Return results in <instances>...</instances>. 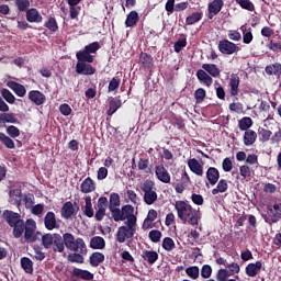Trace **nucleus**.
I'll return each instance as SVG.
<instances>
[{
    "label": "nucleus",
    "mask_w": 281,
    "mask_h": 281,
    "mask_svg": "<svg viewBox=\"0 0 281 281\" xmlns=\"http://www.w3.org/2000/svg\"><path fill=\"white\" fill-rule=\"evenodd\" d=\"M42 247L53 249L55 254H63L66 249L77 251V254H87V244L82 238H76L71 233H65L63 236L58 233H46L42 236Z\"/></svg>",
    "instance_id": "obj_1"
},
{
    "label": "nucleus",
    "mask_w": 281,
    "mask_h": 281,
    "mask_svg": "<svg viewBox=\"0 0 281 281\" xmlns=\"http://www.w3.org/2000/svg\"><path fill=\"white\" fill-rule=\"evenodd\" d=\"M175 210L177 211L178 218L182 221V223H188L193 227L199 226V222L201 221V210L193 209L190 202L188 201H176Z\"/></svg>",
    "instance_id": "obj_2"
},
{
    "label": "nucleus",
    "mask_w": 281,
    "mask_h": 281,
    "mask_svg": "<svg viewBox=\"0 0 281 281\" xmlns=\"http://www.w3.org/2000/svg\"><path fill=\"white\" fill-rule=\"evenodd\" d=\"M2 216L5 223L13 228L14 238H21V236H23V232H25V221L21 218V214L5 210L3 211Z\"/></svg>",
    "instance_id": "obj_3"
},
{
    "label": "nucleus",
    "mask_w": 281,
    "mask_h": 281,
    "mask_svg": "<svg viewBox=\"0 0 281 281\" xmlns=\"http://www.w3.org/2000/svg\"><path fill=\"white\" fill-rule=\"evenodd\" d=\"M113 221H115V223L126 221L125 227L132 229L133 232H137V216H135V207H133L131 204L123 205L121 211H116V215Z\"/></svg>",
    "instance_id": "obj_4"
},
{
    "label": "nucleus",
    "mask_w": 281,
    "mask_h": 281,
    "mask_svg": "<svg viewBox=\"0 0 281 281\" xmlns=\"http://www.w3.org/2000/svg\"><path fill=\"white\" fill-rule=\"evenodd\" d=\"M140 190L144 193L143 199L146 205H153L157 199V188H155V181L153 180H145Z\"/></svg>",
    "instance_id": "obj_5"
},
{
    "label": "nucleus",
    "mask_w": 281,
    "mask_h": 281,
    "mask_svg": "<svg viewBox=\"0 0 281 281\" xmlns=\"http://www.w3.org/2000/svg\"><path fill=\"white\" fill-rule=\"evenodd\" d=\"M23 233L24 240H26V243H36V240L43 241V235L41 232L36 231V222L32 218L26 220Z\"/></svg>",
    "instance_id": "obj_6"
},
{
    "label": "nucleus",
    "mask_w": 281,
    "mask_h": 281,
    "mask_svg": "<svg viewBox=\"0 0 281 281\" xmlns=\"http://www.w3.org/2000/svg\"><path fill=\"white\" fill-rule=\"evenodd\" d=\"M217 49L221 52V54L226 56H232V54L240 52V47H238V45H236L234 42H231L229 40L220 41Z\"/></svg>",
    "instance_id": "obj_7"
},
{
    "label": "nucleus",
    "mask_w": 281,
    "mask_h": 281,
    "mask_svg": "<svg viewBox=\"0 0 281 281\" xmlns=\"http://www.w3.org/2000/svg\"><path fill=\"white\" fill-rule=\"evenodd\" d=\"M267 215V220L270 224L281 221V202H276L273 205H268Z\"/></svg>",
    "instance_id": "obj_8"
},
{
    "label": "nucleus",
    "mask_w": 281,
    "mask_h": 281,
    "mask_svg": "<svg viewBox=\"0 0 281 281\" xmlns=\"http://www.w3.org/2000/svg\"><path fill=\"white\" fill-rule=\"evenodd\" d=\"M44 226L52 232L54 229H60V220L56 218V213L49 211L44 217Z\"/></svg>",
    "instance_id": "obj_9"
},
{
    "label": "nucleus",
    "mask_w": 281,
    "mask_h": 281,
    "mask_svg": "<svg viewBox=\"0 0 281 281\" xmlns=\"http://www.w3.org/2000/svg\"><path fill=\"white\" fill-rule=\"evenodd\" d=\"M133 236H135V231L126 227V226H120L116 232V241L117 243H126L128 240H133Z\"/></svg>",
    "instance_id": "obj_10"
},
{
    "label": "nucleus",
    "mask_w": 281,
    "mask_h": 281,
    "mask_svg": "<svg viewBox=\"0 0 281 281\" xmlns=\"http://www.w3.org/2000/svg\"><path fill=\"white\" fill-rule=\"evenodd\" d=\"M76 74H79V76H93L95 74V67L86 61H77Z\"/></svg>",
    "instance_id": "obj_11"
},
{
    "label": "nucleus",
    "mask_w": 281,
    "mask_h": 281,
    "mask_svg": "<svg viewBox=\"0 0 281 281\" xmlns=\"http://www.w3.org/2000/svg\"><path fill=\"white\" fill-rule=\"evenodd\" d=\"M224 7L225 1L223 0H213L212 2H210L207 5L209 19H214V16H216L221 12V10H223Z\"/></svg>",
    "instance_id": "obj_12"
},
{
    "label": "nucleus",
    "mask_w": 281,
    "mask_h": 281,
    "mask_svg": "<svg viewBox=\"0 0 281 281\" xmlns=\"http://www.w3.org/2000/svg\"><path fill=\"white\" fill-rule=\"evenodd\" d=\"M228 86L231 89V95L233 98H236V95H238V93H240V77L238 76V74H232L229 81H228Z\"/></svg>",
    "instance_id": "obj_13"
},
{
    "label": "nucleus",
    "mask_w": 281,
    "mask_h": 281,
    "mask_svg": "<svg viewBox=\"0 0 281 281\" xmlns=\"http://www.w3.org/2000/svg\"><path fill=\"white\" fill-rule=\"evenodd\" d=\"M76 214H78V211H76L71 201H68L63 205L60 211L61 218L69 221V218L76 216Z\"/></svg>",
    "instance_id": "obj_14"
},
{
    "label": "nucleus",
    "mask_w": 281,
    "mask_h": 281,
    "mask_svg": "<svg viewBox=\"0 0 281 281\" xmlns=\"http://www.w3.org/2000/svg\"><path fill=\"white\" fill-rule=\"evenodd\" d=\"M120 194L117 193H111L110 194V204H109V210L112 214V218H115V215L117 212H122V210H120Z\"/></svg>",
    "instance_id": "obj_15"
},
{
    "label": "nucleus",
    "mask_w": 281,
    "mask_h": 281,
    "mask_svg": "<svg viewBox=\"0 0 281 281\" xmlns=\"http://www.w3.org/2000/svg\"><path fill=\"white\" fill-rule=\"evenodd\" d=\"M155 173L158 181H161V183H170V172H168V169L164 167V165H158L155 167Z\"/></svg>",
    "instance_id": "obj_16"
},
{
    "label": "nucleus",
    "mask_w": 281,
    "mask_h": 281,
    "mask_svg": "<svg viewBox=\"0 0 281 281\" xmlns=\"http://www.w3.org/2000/svg\"><path fill=\"white\" fill-rule=\"evenodd\" d=\"M29 100L36 104V106H41L42 104H45L47 98L45 94L38 90H31L29 92Z\"/></svg>",
    "instance_id": "obj_17"
},
{
    "label": "nucleus",
    "mask_w": 281,
    "mask_h": 281,
    "mask_svg": "<svg viewBox=\"0 0 281 281\" xmlns=\"http://www.w3.org/2000/svg\"><path fill=\"white\" fill-rule=\"evenodd\" d=\"M261 270L262 261L248 263L245 269L246 276H248V278H256V276H258V273H260Z\"/></svg>",
    "instance_id": "obj_18"
},
{
    "label": "nucleus",
    "mask_w": 281,
    "mask_h": 281,
    "mask_svg": "<svg viewBox=\"0 0 281 281\" xmlns=\"http://www.w3.org/2000/svg\"><path fill=\"white\" fill-rule=\"evenodd\" d=\"M7 87L11 89L18 98H25V93H27V90L25 89V86L16 82V81H8Z\"/></svg>",
    "instance_id": "obj_19"
},
{
    "label": "nucleus",
    "mask_w": 281,
    "mask_h": 281,
    "mask_svg": "<svg viewBox=\"0 0 281 281\" xmlns=\"http://www.w3.org/2000/svg\"><path fill=\"white\" fill-rule=\"evenodd\" d=\"M190 182V176L188 172H183L181 177V181L178 183H172V188H175L177 194H183L186 188H188V183Z\"/></svg>",
    "instance_id": "obj_20"
},
{
    "label": "nucleus",
    "mask_w": 281,
    "mask_h": 281,
    "mask_svg": "<svg viewBox=\"0 0 281 281\" xmlns=\"http://www.w3.org/2000/svg\"><path fill=\"white\" fill-rule=\"evenodd\" d=\"M158 213L155 209L148 211L146 218L143 223V229L148 231L153 229L155 226L153 225L154 221H157Z\"/></svg>",
    "instance_id": "obj_21"
},
{
    "label": "nucleus",
    "mask_w": 281,
    "mask_h": 281,
    "mask_svg": "<svg viewBox=\"0 0 281 281\" xmlns=\"http://www.w3.org/2000/svg\"><path fill=\"white\" fill-rule=\"evenodd\" d=\"M80 191L82 194H91L95 192V181L91 177L86 178L80 184Z\"/></svg>",
    "instance_id": "obj_22"
},
{
    "label": "nucleus",
    "mask_w": 281,
    "mask_h": 281,
    "mask_svg": "<svg viewBox=\"0 0 281 281\" xmlns=\"http://www.w3.org/2000/svg\"><path fill=\"white\" fill-rule=\"evenodd\" d=\"M206 179L211 186H216L218 183V179H221V171L215 167H210L206 170Z\"/></svg>",
    "instance_id": "obj_23"
},
{
    "label": "nucleus",
    "mask_w": 281,
    "mask_h": 281,
    "mask_svg": "<svg viewBox=\"0 0 281 281\" xmlns=\"http://www.w3.org/2000/svg\"><path fill=\"white\" fill-rule=\"evenodd\" d=\"M188 167L193 172V175H196L198 177H203V165L199 162L196 158H191L188 160Z\"/></svg>",
    "instance_id": "obj_24"
},
{
    "label": "nucleus",
    "mask_w": 281,
    "mask_h": 281,
    "mask_svg": "<svg viewBox=\"0 0 281 281\" xmlns=\"http://www.w3.org/2000/svg\"><path fill=\"white\" fill-rule=\"evenodd\" d=\"M26 21L29 23H43V15H41L36 8H31L26 10Z\"/></svg>",
    "instance_id": "obj_25"
},
{
    "label": "nucleus",
    "mask_w": 281,
    "mask_h": 281,
    "mask_svg": "<svg viewBox=\"0 0 281 281\" xmlns=\"http://www.w3.org/2000/svg\"><path fill=\"white\" fill-rule=\"evenodd\" d=\"M196 78L204 87H212V83L214 82V79H212V76H210L205 70L199 69L196 71Z\"/></svg>",
    "instance_id": "obj_26"
},
{
    "label": "nucleus",
    "mask_w": 281,
    "mask_h": 281,
    "mask_svg": "<svg viewBox=\"0 0 281 281\" xmlns=\"http://www.w3.org/2000/svg\"><path fill=\"white\" fill-rule=\"evenodd\" d=\"M77 63H88L91 64L95 60V57L91 55V53L87 52L85 48L82 50L77 52L76 54Z\"/></svg>",
    "instance_id": "obj_27"
},
{
    "label": "nucleus",
    "mask_w": 281,
    "mask_h": 281,
    "mask_svg": "<svg viewBox=\"0 0 281 281\" xmlns=\"http://www.w3.org/2000/svg\"><path fill=\"white\" fill-rule=\"evenodd\" d=\"M258 139V133L254 130H248L244 133V146H254Z\"/></svg>",
    "instance_id": "obj_28"
},
{
    "label": "nucleus",
    "mask_w": 281,
    "mask_h": 281,
    "mask_svg": "<svg viewBox=\"0 0 281 281\" xmlns=\"http://www.w3.org/2000/svg\"><path fill=\"white\" fill-rule=\"evenodd\" d=\"M202 70L207 72L209 76H212V78H218L221 76V69L216 64H203Z\"/></svg>",
    "instance_id": "obj_29"
},
{
    "label": "nucleus",
    "mask_w": 281,
    "mask_h": 281,
    "mask_svg": "<svg viewBox=\"0 0 281 281\" xmlns=\"http://www.w3.org/2000/svg\"><path fill=\"white\" fill-rule=\"evenodd\" d=\"M20 265L25 273H29L30 276L34 273V261H32V259L29 257H22L20 259Z\"/></svg>",
    "instance_id": "obj_30"
},
{
    "label": "nucleus",
    "mask_w": 281,
    "mask_h": 281,
    "mask_svg": "<svg viewBox=\"0 0 281 281\" xmlns=\"http://www.w3.org/2000/svg\"><path fill=\"white\" fill-rule=\"evenodd\" d=\"M265 71L267 76H276V78H280L281 76V64L274 63L266 66Z\"/></svg>",
    "instance_id": "obj_31"
},
{
    "label": "nucleus",
    "mask_w": 281,
    "mask_h": 281,
    "mask_svg": "<svg viewBox=\"0 0 281 281\" xmlns=\"http://www.w3.org/2000/svg\"><path fill=\"white\" fill-rule=\"evenodd\" d=\"M139 23V13L137 11L133 10L131 11L126 19H125V26L127 27H135Z\"/></svg>",
    "instance_id": "obj_32"
},
{
    "label": "nucleus",
    "mask_w": 281,
    "mask_h": 281,
    "mask_svg": "<svg viewBox=\"0 0 281 281\" xmlns=\"http://www.w3.org/2000/svg\"><path fill=\"white\" fill-rule=\"evenodd\" d=\"M137 168L140 172H145L146 175H150L153 172V165H150V160L148 158H139Z\"/></svg>",
    "instance_id": "obj_33"
},
{
    "label": "nucleus",
    "mask_w": 281,
    "mask_h": 281,
    "mask_svg": "<svg viewBox=\"0 0 281 281\" xmlns=\"http://www.w3.org/2000/svg\"><path fill=\"white\" fill-rule=\"evenodd\" d=\"M72 276L75 278H80V280H86V281L93 280V273H91L89 270H82L79 268H75L72 270Z\"/></svg>",
    "instance_id": "obj_34"
},
{
    "label": "nucleus",
    "mask_w": 281,
    "mask_h": 281,
    "mask_svg": "<svg viewBox=\"0 0 281 281\" xmlns=\"http://www.w3.org/2000/svg\"><path fill=\"white\" fill-rule=\"evenodd\" d=\"M21 124L19 119H16V114L14 113H1L0 114V124Z\"/></svg>",
    "instance_id": "obj_35"
},
{
    "label": "nucleus",
    "mask_w": 281,
    "mask_h": 281,
    "mask_svg": "<svg viewBox=\"0 0 281 281\" xmlns=\"http://www.w3.org/2000/svg\"><path fill=\"white\" fill-rule=\"evenodd\" d=\"M139 63L144 69H150L153 67V56L148 53L142 52L139 54Z\"/></svg>",
    "instance_id": "obj_36"
},
{
    "label": "nucleus",
    "mask_w": 281,
    "mask_h": 281,
    "mask_svg": "<svg viewBox=\"0 0 281 281\" xmlns=\"http://www.w3.org/2000/svg\"><path fill=\"white\" fill-rule=\"evenodd\" d=\"M142 257L148 262V265H155L159 260V254L155 250H144Z\"/></svg>",
    "instance_id": "obj_37"
},
{
    "label": "nucleus",
    "mask_w": 281,
    "mask_h": 281,
    "mask_svg": "<svg viewBox=\"0 0 281 281\" xmlns=\"http://www.w3.org/2000/svg\"><path fill=\"white\" fill-rule=\"evenodd\" d=\"M121 108H122V100L111 99L109 102V109L106 111V115H109V117H111Z\"/></svg>",
    "instance_id": "obj_38"
},
{
    "label": "nucleus",
    "mask_w": 281,
    "mask_h": 281,
    "mask_svg": "<svg viewBox=\"0 0 281 281\" xmlns=\"http://www.w3.org/2000/svg\"><path fill=\"white\" fill-rule=\"evenodd\" d=\"M254 126V120L249 116H244L238 121V128L239 131H251L250 127Z\"/></svg>",
    "instance_id": "obj_39"
},
{
    "label": "nucleus",
    "mask_w": 281,
    "mask_h": 281,
    "mask_svg": "<svg viewBox=\"0 0 281 281\" xmlns=\"http://www.w3.org/2000/svg\"><path fill=\"white\" fill-rule=\"evenodd\" d=\"M91 249H104L106 247V241L101 236H94L90 240Z\"/></svg>",
    "instance_id": "obj_40"
},
{
    "label": "nucleus",
    "mask_w": 281,
    "mask_h": 281,
    "mask_svg": "<svg viewBox=\"0 0 281 281\" xmlns=\"http://www.w3.org/2000/svg\"><path fill=\"white\" fill-rule=\"evenodd\" d=\"M203 19V11L193 12L191 15H188L186 19V25H194Z\"/></svg>",
    "instance_id": "obj_41"
},
{
    "label": "nucleus",
    "mask_w": 281,
    "mask_h": 281,
    "mask_svg": "<svg viewBox=\"0 0 281 281\" xmlns=\"http://www.w3.org/2000/svg\"><path fill=\"white\" fill-rule=\"evenodd\" d=\"M229 184H227V180L225 179H221L217 182V186L215 189L212 190V194L216 195V194H223V192H225L226 190H228Z\"/></svg>",
    "instance_id": "obj_42"
},
{
    "label": "nucleus",
    "mask_w": 281,
    "mask_h": 281,
    "mask_svg": "<svg viewBox=\"0 0 281 281\" xmlns=\"http://www.w3.org/2000/svg\"><path fill=\"white\" fill-rule=\"evenodd\" d=\"M186 273L188 278L191 280H199V276H201V270L199 269V266H190L186 269Z\"/></svg>",
    "instance_id": "obj_43"
},
{
    "label": "nucleus",
    "mask_w": 281,
    "mask_h": 281,
    "mask_svg": "<svg viewBox=\"0 0 281 281\" xmlns=\"http://www.w3.org/2000/svg\"><path fill=\"white\" fill-rule=\"evenodd\" d=\"M237 5L241 8V10H247L248 12H255L256 5L251 0H235Z\"/></svg>",
    "instance_id": "obj_44"
},
{
    "label": "nucleus",
    "mask_w": 281,
    "mask_h": 281,
    "mask_svg": "<svg viewBox=\"0 0 281 281\" xmlns=\"http://www.w3.org/2000/svg\"><path fill=\"white\" fill-rule=\"evenodd\" d=\"M258 135H259V142L265 144L266 142H269V139H271V135H273V133L270 130H267L265 127H259Z\"/></svg>",
    "instance_id": "obj_45"
},
{
    "label": "nucleus",
    "mask_w": 281,
    "mask_h": 281,
    "mask_svg": "<svg viewBox=\"0 0 281 281\" xmlns=\"http://www.w3.org/2000/svg\"><path fill=\"white\" fill-rule=\"evenodd\" d=\"M103 260H104V254H102V252H93L90 256L91 267H100V265H102Z\"/></svg>",
    "instance_id": "obj_46"
},
{
    "label": "nucleus",
    "mask_w": 281,
    "mask_h": 281,
    "mask_svg": "<svg viewBox=\"0 0 281 281\" xmlns=\"http://www.w3.org/2000/svg\"><path fill=\"white\" fill-rule=\"evenodd\" d=\"M0 142L3 144V146H5V148H9L10 150L15 148L14 140L3 132H0Z\"/></svg>",
    "instance_id": "obj_47"
},
{
    "label": "nucleus",
    "mask_w": 281,
    "mask_h": 281,
    "mask_svg": "<svg viewBox=\"0 0 281 281\" xmlns=\"http://www.w3.org/2000/svg\"><path fill=\"white\" fill-rule=\"evenodd\" d=\"M87 254H80L76 251L75 254H69L68 255V260L69 262H77L78 265H82L85 262V257Z\"/></svg>",
    "instance_id": "obj_48"
},
{
    "label": "nucleus",
    "mask_w": 281,
    "mask_h": 281,
    "mask_svg": "<svg viewBox=\"0 0 281 281\" xmlns=\"http://www.w3.org/2000/svg\"><path fill=\"white\" fill-rule=\"evenodd\" d=\"M44 27H47L49 32L56 33L58 30V22L56 21V18L49 16L48 20L44 23Z\"/></svg>",
    "instance_id": "obj_49"
},
{
    "label": "nucleus",
    "mask_w": 281,
    "mask_h": 281,
    "mask_svg": "<svg viewBox=\"0 0 281 281\" xmlns=\"http://www.w3.org/2000/svg\"><path fill=\"white\" fill-rule=\"evenodd\" d=\"M232 277V274L229 273V271L227 269H220L217 272H216V276H215V279L217 281H229L232 279H229Z\"/></svg>",
    "instance_id": "obj_50"
},
{
    "label": "nucleus",
    "mask_w": 281,
    "mask_h": 281,
    "mask_svg": "<svg viewBox=\"0 0 281 281\" xmlns=\"http://www.w3.org/2000/svg\"><path fill=\"white\" fill-rule=\"evenodd\" d=\"M176 247L177 245L175 244V239L171 237H165L162 239V249H165V251H172Z\"/></svg>",
    "instance_id": "obj_51"
},
{
    "label": "nucleus",
    "mask_w": 281,
    "mask_h": 281,
    "mask_svg": "<svg viewBox=\"0 0 281 281\" xmlns=\"http://www.w3.org/2000/svg\"><path fill=\"white\" fill-rule=\"evenodd\" d=\"M86 206H85V214L88 216V218H93V204L91 203V198L88 195L85 199Z\"/></svg>",
    "instance_id": "obj_52"
},
{
    "label": "nucleus",
    "mask_w": 281,
    "mask_h": 281,
    "mask_svg": "<svg viewBox=\"0 0 281 281\" xmlns=\"http://www.w3.org/2000/svg\"><path fill=\"white\" fill-rule=\"evenodd\" d=\"M206 97H207V92L203 88H199L194 92V99L196 101V104H201V102H203Z\"/></svg>",
    "instance_id": "obj_53"
},
{
    "label": "nucleus",
    "mask_w": 281,
    "mask_h": 281,
    "mask_svg": "<svg viewBox=\"0 0 281 281\" xmlns=\"http://www.w3.org/2000/svg\"><path fill=\"white\" fill-rule=\"evenodd\" d=\"M1 95L9 104H14V102H16V98L14 97V94H12L11 91L5 88L1 90Z\"/></svg>",
    "instance_id": "obj_54"
},
{
    "label": "nucleus",
    "mask_w": 281,
    "mask_h": 281,
    "mask_svg": "<svg viewBox=\"0 0 281 281\" xmlns=\"http://www.w3.org/2000/svg\"><path fill=\"white\" fill-rule=\"evenodd\" d=\"M241 32H243V43L245 45H249V43H251V41H254V33H251V29H249V31H245V25H243L240 27Z\"/></svg>",
    "instance_id": "obj_55"
},
{
    "label": "nucleus",
    "mask_w": 281,
    "mask_h": 281,
    "mask_svg": "<svg viewBox=\"0 0 281 281\" xmlns=\"http://www.w3.org/2000/svg\"><path fill=\"white\" fill-rule=\"evenodd\" d=\"M122 80L117 77H114L110 80L109 86H108V92L112 93V91H116V89H120Z\"/></svg>",
    "instance_id": "obj_56"
},
{
    "label": "nucleus",
    "mask_w": 281,
    "mask_h": 281,
    "mask_svg": "<svg viewBox=\"0 0 281 281\" xmlns=\"http://www.w3.org/2000/svg\"><path fill=\"white\" fill-rule=\"evenodd\" d=\"M201 278H203L204 280H210V278H212V266L210 265H204L201 268Z\"/></svg>",
    "instance_id": "obj_57"
},
{
    "label": "nucleus",
    "mask_w": 281,
    "mask_h": 281,
    "mask_svg": "<svg viewBox=\"0 0 281 281\" xmlns=\"http://www.w3.org/2000/svg\"><path fill=\"white\" fill-rule=\"evenodd\" d=\"M7 134L13 139H16L21 135V130L14 125H9L7 126Z\"/></svg>",
    "instance_id": "obj_58"
},
{
    "label": "nucleus",
    "mask_w": 281,
    "mask_h": 281,
    "mask_svg": "<svg viewBox=\"0 0 281 281\" xmlns=\"http://www.w3.org/2000/svg\"><path fill=\"white\" fill-rule=\"evenodd\" d=\"M15 5L19 12H27V8H30V0H15Z\"/></svg>",
    "instance_id": "obj_59"
},
{
    "label": "nucleus",
    "mask_w": 281,
    "mask_h": 281,
    "mask_svg": "<svg viewBox=\"0 0 281 281\" xmlns=\"http://www.w3.org/2000/svg\"><path fill=\"white\" fill-rule=\"evenodd\" d=\"M222 168L224 172H232L234 168V162H232V158L229 157L224 158L222 161Z\"/></svg>",
    "instance_id": "obj_60"
},
{
    "label": "nucleus",
    "mask_w": 281,
    "mask_h": 281,
    "mask_svg": "<svg viewBox=\"0 0 281 281\" xmlns=\"http://www.w3.org/2000/svg\"><path fill=\"white\" fill-rule=\"evenodd\" d=\"M148 237L151 243H159L161 240V233L159 229H153L149 232Z\"/></svg>",
    "instance_id": "obj_61"
},
{
    "label": "nucleus",
    "mask_w": 281,
    "mask_h": 281,
    "mask_svg": "<svg viewBox=\"0 0 281 281\" xmlns=\"http://www.w3.org/2000/svg\"><path fill=\"white\" fill-rule=\"evenodd\" d=\"M226 269H228V273L231 276H236V273H240V266L236 262L227 263Z\"/></svg>",
    "instance_id": "obj_62"
},
{
    "label": "nucleus",
    "mask_w": 281,
    "mask_h": 281,
    "mask_svg": "<svg viewBox=\"0 0 281 281\" xmlns=\"http://www.w3.org/2000/svg\"><path fill=\"white\" fill-rule=\"evenodd\" d=\"M90 55L95 54L100 49V42H92L85 46V48Z\"/></svg>",
    "instance_id": "obj_63"
},
{
    "label": "nucleus",
    "mask_w": 281,
    "mask_h": 281,
    "mask_svg": "<svg viewBox=\"0 0 281 281\" xmlns=\"http://www.w3.org/2000/svg\"><path fill=\"white\" fill-rule=\"evenodd\" d=\"M21 195H22L21 189H13L10 191V196H15L14 203L18 206L21 205Z\"/></svg>",
    "instance_id": "obj_64"
}]
</instances>
